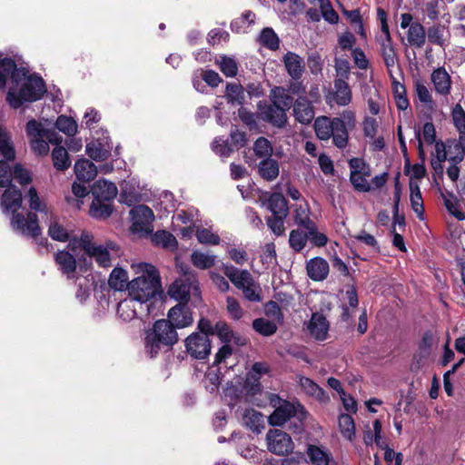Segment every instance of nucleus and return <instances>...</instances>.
Returning a JSON list of instances; mask_svg holds the SVG:
<instances>
[{
	"label": "nucleus",
	"instance_id": "obj_1",
	"mask_svg": "<svg viewBox=\"0 0 465 465\" xmlns=\"http://www.w3.org/2000/svg\"><path fill=\"white\" fill-rule=\"evenodd\" d=\"M22 193L15 185L7 186L1 197V207L5 213H12L11 226L24 235L36 239L41 234L38 217L35 213H28L25 218L17 211L22 207Z\"/></svg>",
	"mask_w": 465,
	"mask_h": 465
},
{
	"label": "nucleus",
	"instance_id": "obj_2",
	"mask_svg": "<svg viewBox=\"0 0 465 465\" xmlns=\"http://www.w3.org/2000/svg\"><path fill=\"white\" fill-rule=\"evenodd\" d=\"M132 269L138 276L128 284L129 296L142 305L161 292L160 273L155 266L147 262L133 263Z\"/></svg>",
	"mask_w": 465,
	"mask_h": 465
},
{
	"label": "nucleus",
	"instance_id": "obj_3",
	"mask_svg": "<svg viewBox=\"0 0 465 465\" xmlns=\"http://www.w3.org/2000/svg\"><path fill=\"white\" fill-rule=\"evenodd\" d=\"M47 88L45 80L38 73L25 74L17 87H10L6 94L8 104L18 109L25 104L39 101L46 94Z\"/></svg>",
	"mask_w": 465,
	"mask_h": 465
},
{
	"label": "nucleus",
	"instance_id": "obj_4",
	"mask_svg": "<svg viewBox=\"0 0 465 465\" xmlns=\"http://www.w3.org/2000/svg\"><path fill=\"white\" fill-rule=\"evenodd\" d=\"M178 341V334L172 324L164 319L156 321L152 329L146 331L144 346L151 358L160 351H168Z\"/></svg>",
	"mask_w": 465,
	"mask_h": 465
},
{
	"label": "nucleus",
	"instance_id": "obj_5",
	"mask_svg": "<svg viewBox=\"0 0 465 465\" xmlns=\"http://www.w3.org/2000/svg\"><path fill=\"white\" fill-rule=\"evenodd\" d=\"M223 272L232 283L241 290L245 300L251 302H260L262 300V291L247 270H240L232 265L224 264Z\"/></svg>",
	"mask_w": 465,
	"mask_h": 465
},
{
	"label": "nucleus",
	"instance_id": "obj_6",
	"mask_svg": "<svg viewBox=\"0 0 465 465\" xmlns=\"http://www.w3.org/2000/svg\"><path fill=\"white\" fill-rule=\"evenodd\" d=\"M26 134L32 151L38 156L49 153V143L60 144L62 137L51 130L45 129L41 123L32 118L26 124Z\"/></svg>",
	"mask_w": 465,
	"mask_h": 465
},
{
	"label": "nucleus",
	"instance_id": "obj_7",
	"mask_svg": "<svg viewBox=\"0 0 465 465\" xmlns=\"http://www.w3.org/2000/svg\"><path fill=\"white\" fill-rule=\"evenodd\" d=\"M271 404L274 407L273 412L269 416L268 421L272 426H282L292 417L303 420L307 417L305 408L298 401H289L273 394Z\"/></svg>",
	"mask_w": 465,
	"mask_h": 465
},
{
	"label": "nucleus",
	"instance_id": "obj_8",
	"mask_svg": "<svg viewBox=\"0 0 465 465\" xmlns=\"http://www.w3.org/2000/svg\"><path fill=\"white\" fill-rule=\"evenodd\" d=\"M270 101L258 103L259 114L257 116H287L286 113L292 108L293 98L282 86H274L270 92Z\"/></svg>",
	"mask_w": 465,
	"mask_h": 465
},
{
	"label": "nucleus",
	"instance_id": "obj_9",
	"mask_svg": "<svg viewBox=\"0 0 465 465\" xmlns=\"http://www.w3.org/2000/svg\"><path fill=\"white\" fill-rule=\"evenodd\" d=\"M314 129L319 139L325 141L332 137L337 147H346L348 133L342 118H315Z\"/></svg>",
	"mask_w": 465,
	"mask_h": 465
},
{
	"label": "nucleus",
	"instance_id": "obj_10",
	"mask_svg": "<svg viewBox=\"0 0 465 465\" xmlns=\"http://www.w3.org/2000/svg\"><path fill=\"white\" fill-rule=\"evenodd\" d=\"M27 73V64H18L13 58L4 57L0 54V90L5 89L8 80L12 84L11 87H17Z\"/></svg>",
	"mask_w": 465,
	"mask_h": 465
},
{
	"label": "nucleus",
	"instance_id": "obj_11",
	"mask_svg": "<svg viewBox=\"0 0 465 465\" xmlns=\"http://www.w3.org/2000/svg\"><path fill=\"white\" fill-rule=\"evenodd\" d=\"M185 351L194 360H205L211 354L212 341L207 335L193 332L184 340Z\"/></svg>",
	"mask_w": 465,
	"mask_h": 465
},
{
	"label": "nucleus",
	"instance_id": "obj_12",
	"mask_svg": "<svg viewBox=\"0 0 465 465\" xmlns=\"http://www.w3.org/2000/svg\"><path fill=\"white\" fill-rule=\"evenodd\" d=\"M267 448L270 452L284 456L292 452L294 444L291 436L283 430L272 429L266 434Z\"/></svg>",
	"mask_w": 465,
	"mask_h": 465
},
{
	"label": "nucleus",
	"instance_id": "obj_13",
	"mask_svg": "<svg viewBox=\"0 0 465 465\" xmlns=\"http://www.w3.org/2000/svg\"><path fill=\"white\" fill-rule=\"evenodd\" d=\"M132 218V230L135 232L150 234L153 231V222L154 214L151 208L146 205H137L130 211Z\"/></svg>",
	"mask_w": 465,
	"mask_h": 465
},
{
	"label": "nucleus",
	"instance_id": "obj_14",
	"mask_svg": "<svg viewBox=\"0 0 465 465\" xmlns=\"http://www.w3.org/2000/svg\"><path fill=\"white\" fill-rule=\"evenodd\" d=\"M194 282V273H191L188 270L184 271V278H179L170 285L167 292L168 295L175 301H178L179 303L187 304Z\"/></svg>",
	"mask_w": 465,
	"mask_h": 465
},
{
	"label": "nucleus",
	"instance_id": "obj_15",
	"mask_svg": "<svg viewBox=\"0 0 465 465\" xmlns=\"http://www.w3.org/2000/svg\"><path fill=\"white\" fill-rule=\"evenodd\" d=\"M169 324H172L174 329L186 328L193 324V319L192 312L187 304L178 303L172 307L167 314Z\"/></svg>",
	"mask_w": 465,
	"mask_h": 465
},
{
	"label": "nucleus",
	"instance_id": "obj_16",
	"mask_svg": "<svg viewBox=\"0 0 465 465\" xmlns=\"http://www.w3.org/2000/svg\"><path fill=\"white\" fill-rule=\"evenodd\" d=\"M308 277L314 282H322L327 279L330 272L328 262L320 256L310 259L306 262Z\"/></svg>",
	"mask_w": 465,
	"mask_h": 465
},
{
	"label": "nucleus",
	"instance_id": "obj_17",
	"mask_svg": "<svg viewBox=\"0 0 465 465\" xmlns=\"http://www.w3.org/2000/svg\"><path fill=\"white\" fill-rule=\"evenodd\" d=\"M262 204L272 213V215H289L288 201L281 193H268V196L262 200Z\"/></svg>",
	"mask_w": 465,
	"mask_h": 465
},
{
	"label": "nucleus",
	"instance_id": "obj_18",
	"mask_svg": "<svg viewBox=\"0 0 465 465\" xmlns=\"http://www.w3.org/2000/svg\"><path fill=\"white\" fill-rule=\"evenodd\" d=\"M307 329L317 341H324L328 336L329 322L323 314L314 312L307 324Z\"/></svg>",
	"mask_w": 465,
	"mask_h": 465
},
{
	"label": "nucleus",
	"instance_id": "obj_19",
	"mask_svg": "<svg viewBox=\"0 0 465 465\" xmlns=\"http://www.w3.org/2000/svg\"><path fill=\"white\" fill-rule=\"evenodd\" d=\"M118 193L116 185L107 180H97L92 187V194L94 199L112 202L114 200Z\"/></svg>",
	"mask_w": 465,
	"mask_h": 465
},
{
	"label": "nucleus",
	"instance_id": "obj_20",
	"mask_svg": "<svg viewBox=\"0 0 465 465\" xmlns=\"http://www.w3.org/2000/svg\"><path fill=\"white\" fill-rule=\"evenodd\" d=\"M112 147L107 141L96 139L88 143L85 146L86 154L96 162H103L111 155Z\"/></svg>",
	"mask_w": 465,
	"mask_h": 465
},
{
	"label": "nucleus",
	"instance_id": "obj_21",
	"mask_svg": "<svg viewBox=\"0 0 465 465\" xmlns=\"http://www.w3.org/2000/svg\"><path fill=\"white\" fill-rule=\"evenodd\" d=\"M352 94L349 84L339 78L334 81V91L331 94L330 103L334 102L340 106L348 105L351 102Z\"/></svg>",
	"mask_w": 465,
	"mask_h": 465
},
{
	"label": "nucleus",
	"instance_id": "obj_22",
	"mask_svg": "<svg viewBox=\"0 0 465 465\" xmlns=\"http://www.w3.org/2000/svg\"><path fill=\"white\" fill-rule=\"evenodd\" d=\"M282 62L288 74L293 80H299L304 72V63L302 58L293 52H287L283 57Z\"/></svg>",
	"mask_w": 465,
	"mask_h": 465
},
{
	"label": "nucleus",
	"instance_id": "obj_23",
	"mask_svg": "<svg viewBox=\"0 0 465 465\" xmlns=\"http://www.w3.org/2000/svg\"><path fill=\"white\" fill-rule=\"evenodd\" d=\"M54 261L61 272L65 274L68 279L74 277L76 260L73 254L67 251H59L54 254Z\"/></svg>",
	"mask_w": 465,
	"mask_h": 465
},
{
	"label": "nucleus",
	"instance_id": "obj_24",
	"mask_svg": "<svg viewBox=\"0 0 465 465\" xmlns=\"http://www.w3.org/2000/svg\"><path fill=\"white\" fill-rule=\"evenodd\" d=\"M431 82L434 84L435 91L442 95L450 94L451 88V78L444 67H439L433 70L431 74Z\"/></svg>",
	"mask_w": 465,
	"mask_h": 465
},
{
	"label": "nucleus",
	"instance_id": "obj_25",
	"mask_svg": "<svg viewBox=\"0 0 465 465\" xmlns=\"http://www.w3.org/2000/svg\"><path fill=\"white\" fill-rule=\"evenodd\" d=\"M74 170L76 178L82 182H90L97 174V167L85 158L78 159L74 163Z\"/></svg>",
	"mask_w": 465,
	"mask_h": 465
},
{
	"label": "nucleus",
	"instance_id": "obj_26",
	"mask_svg": "<svg viewBox=\"0 0 465 465\" xmlns=\"http://www.w3.org/2000/svg\"><path fill=\"white\" fill-rule=\"evenodd\" d=\"M116 245L110 242L106 245H96L88 256L94 259L98 266L107 268L112 266L110 250H114Z\"/></svg>",
	"mask_w": 465,
	"mask_h": 465
},
{
	"label": "nucleus",
	"instance_id": "obj_27",
	"mask_svg": "<svg viewBox=\"0 0 465 465\" xmlns=\"http://www.w3.org/2000/svg\"><path fill=\"white\" fill-rule=\"evenodd\" d=\"M256 15L252 10H245L241 16L232 20L230 28L234 34H246L250 26L255 24Z\"/></svg>",
	"mask_w": 465,
	"mask_h": 465
},
{
	"label": "nucleus",
	"instance_id": "obj_28",
	"mask_svg": "<svg viewBox=\"0 0 465 465\" xmlns=\"http://www.w3.org/2000/svg\"><path fill=\"white\" fill-rule=\"evenodd\" d=\"M380 54L384 61L389 74L391 75V67L395 65L398 61L395 47L392 43V38L389 41L387 39H380Z\"/></svg>",
	"mask_w": 465,
	"mask_h": 465
},
{
	"label": "nucleus",
	"instance_id": "obj_29",
	"mask_svg": "<svg viewBox=\"0 0 465 465\" xmlns=\"http://www.w3.org/2000/svg\"><path fill=\"white\" fill-rule=\"evenodd\" d=\"M257 167L259 175L265 181L272 182L279 175V163L272 157L262 159Z\"/></svg>",
	"mask_w": 465,
	"mask_h": 465
},
{
	"label": "nucleus",
	"instance_id": "obj_30",
	"mask_svg": "<svg viewBox=\"0 0 465 465\" xmlns=\"http://www.w3.org/2000/svg\"><path fill=\"white\" fill-rule=\"evenodd\" d=\"M410 200L413 212L420 220L424 219V206L420 186L417 182L410 179Z\"/></svg>",
	"mask_w": 465,
	"mask_h": 465
},
{
	"label": "nucleus",
	"instance_id": "obj_31",
	"mask_svg": "<svg viewBox=\"0 0 465 465\" xmlns=\"http://www.w3.org/2000/svg\"><path fill=\"white\" fill-rule=\"evenodd\" d=\"M257 42L270 51H277L280 48V38L272 27L262 29L257 37Z\"/></svg>",
	"mask_w": 465,
	"mask_h": 465
},
{
	"label": "nucleus",
	"instance_id": "obj_32",
	"mask_svg": "<svg viewBox=\"0 0 465 465\" xmlns=\"http://www.w3.org/2000/svg\"><path fill=\"white\" fill-rule=\"evenodd\" d=\"M54 167L60 172L66 171L71 166V159L66 149L59 144L52 151Z\"/></svg>",
	"mask_w": 465,
	"mask_h": 465
},
{
	"label": "nucleus",
	"instance_id": "obj_33",
	"mask_svg": "<svg viewBox=\"0 0 465 465\" xmlns=\"http://www.w3.org/2000/svg\"><path fill=\"white\" fill-rule=\"evenodd\" d=\"M128 273L120 267H114L108 279L109 286L115 291L128 290Z\"/></svg>",
	"mask_w": 465,
	"mask_h": 465
},
{
	"label": "nucleus",
	"instance_id": "obj_34",
	"mask_svg": "<svg viewBox=\"0 0 465 465\" xmlns=\"http://www.w3.org/2000/svg\"><path fill=\"white\" fill-rule=\"evenodd\" d=\"M306 454L314 465H329L331 453L323 447L309 444Z\"/></svg>",
	"mask_w": 465,
	"mask_h": 465
},
{
	"label": "nucleus",
	"instance_id": "obj_35",
	"mask_svg": "<svg viewBox=\"0 0 465 465\" xmlns=\"http://www.w3.org/2000/svg\"><path fill=\"white\" fill-rule=\"evenodd\" d=\"M113 211L114 207L112 202L93 199L89 213L93 218L104 220L112 214Z\"/></svg>",
	"mask_w": 465,
	"mask_h": 465
},
{
	"label": "nucleus",
	"instance_id": "obj_36",
	"mask_svg": "<svg viewBox=\"0 0 465 465\" xmlns=\"http://www.w3.org/2000/svg\"><path fill=\"white\" fill-rule=\"evenodd\" d=\"M407 38L411 46L418 48L422 47L426 42V31L424 26L419 22L412 23L408 30Z\"/></svg>",
	"mask_w": 465,
	"mask_h": 465
},
{
	"label": "nucleus",
	"instance_id": "obj_37",
	"mask_svg": "<svg viewBox=\"0 0 465 465\" xmlns=\"http://www.w3.org/2000/svg\"><path fill=\"white\" fill-rule=\"evenodd\" d=\"M94 236L87 231H83L80 238L72 237L69 242L68 246L74 250L77 247H80L84 252L88 255L92 251H94V247L97 245L93 242Z\"/></svg>",
	"mask_w": 465,
	"mask_h": 465
},
{
	"label": "nucleus",
	"instance_id": "obj_38",
	"mask_svg": "<svg viewBox=\"0 0 465 465\" xmlns=\"http://www.w3.org/2000/svg\"><path fill=\"white\" fill-rule=\"evenodd\" d=\"M243 421L244 425L253 432L259 433L264 427L263 415L253 409L245 410L243 414Z\"/></svg>",
	"mask_w": 465,
	"mask_h": 465
},
{
	"label": "nucleus",
	"instance_id": "obj_39",
	"mask_svg": "<svg viewBox=\"0 0 465 465\" xmlns=\"http://www.w3.org/2000/svg\"><path fill=\"white\" fill-rule=\"evenodd\" d=\"M225 96L229 103L242 106L245 101L244 88L240 84L227 83Z\"/></svg>",
	"mask_w": 465,
	"mask_h": 465
},
{
	"label": "nucleus",
	"instance_id": "obj_40",
	"mask_svg": "<svg viewBox=\"0 0 465 465\" xmlns=\"http://www.w3.org/2000/svg\"><path fill=\"white\" fill-rule=\"evenodd\" d=\"M136 302H138L132 297L121 301L117 306V314L119 317L125 322L134 319L137 316V310L135 308Z\"/></svg>",
	"mask_w": 465,
	"mask_h": 465
},
{
	"label": "nucleus",
	"instance_id": "obj_41",
	"mask_svg": "<svg viewBox=\"0 0 465 465\" xmlns=\"http://www.w3.org/2000/svg\"><path fill=\"white\" fill-rule=\"evenodd\" d=\"M307 235V231L301 227L292 230L289 235L290 247L297 252H302L308 242Z\"/></svg>",
	"mask_w": 465,
	"mask_h": 465
},
{
	"label": "nucleus",
	"instance_id": "obj_42",
	"mask_svg": "<svg viewBox=\"0 0 465 465\" xmlns=\"http://www.w3.org/2000/svg\"><path fill=\"white\" fill-rule=\"evenodd\" d=\"M386 106V100L382 97L377 90L370 92L367 98V109L372 115L384 114Z\"/></svg>",
	"mask_w": 465,
	"mask_h": 465
},
{
	"label": "nucleus",
	"instance_id": "obj_43",
	"mask_svg": "<svg viewBox=\"0 0 465 465\" xmlns=\"http://www.w3.org/2000/svg\"><path fill=\"white\" fill-rule=\"evenodd\" d=\"M216 256L201 251H193L191 254V262L198 269L207 270L215 263Z\"/></svg>",
	"mask_w": 465,
	"mask_h": 465
},
{
	"label": "nucleus",
	"instance_id": "obj_44",
	"mask_svg": "<svg viewBox=\"0 0 465 465\" xmlns=\"http://www.w3.org/2000/svg\"><path fill=\"white\" fill-rule=\"evenodd\" d=\"M292 107H293V116H314L312 101L307 96H299Z\"/></svg>",
	"mask_w": 465,
	"mask_h": 465
},
{
	"label": "nucleus",
	"instance_id": "obj_45",
	"mask_svg": "<svg viewBox=\"0 0 465 465\" xmlns=\"http://www.w3.org/2000/svg\"><path fill=\"white\" fill-rule=\"evenodd\" d=\"M338 422L341 435L351 441L355 437V424L352 417L342 413L339 416Z\"/></svg>",
	"mask_w": 465,
	"mask_h": 465
},
{
	"label": "nucleus",
	"instance_id": "obj_46",
	"mask_svg": "<svg viewBox=\"0 0 465 465\" xmlns=\"http://www.w3.org/2000/svg\"><path fill=\"white\" fill-rule=\"evenodd\" d=\"M308 233V241L316 247H323L328 242V237L325 233L318 231L317 224L312 222L309 223L308 226L304 228Z\"/></svg>",
	"mask_w": 465,
	"mask_h": 465
},
{
	"label": "nucleus",
	"instance_id": "obj_47",
	"mask_svg": "<svg viewBox=\"0 0 465 465\" xmlns=\"http://www.w3.org/2000/svg\"><path fill=\"white\" fill-rule=\"evenodd\" d=\"M299 383L302 390L310 396L316 398L319 401H322L325 397L324 391L316 384L312 380L307 377H301Z\"/></svg>",
	"mask_w": 465,
	"mask_h": 465
},
{
	"label": "nucleus",
	"instance_id": "obj_48",
	"mask_svg": "<svg viewBox=\"0 0 465 465\" xmlns=\"http://www.w3.org/2000/svg\"><path fill=\"white\" fill-rule=\"evenodd\" d=\"M253 330L262 336H271L277 331V325L267 319L258 318L252 322Z\"/></svg>",
	"mask_w": 465,
	"mask_h": 465
},
{
	"label": "nucleus",
	"instance_id": "obj_49",
	"mask_svg": "<svg viewBox=\"0 0 465 465\" xmlns=\"http://www.w3.org/2000/svg\"><path fill=\"white\" fill-rule=\"evenodd\" d=\"M0 153L7 161H13L15 158L11 137L5 131H0Z\"/></svg>",
	"mask_w": 465,
	"mask_h": 465
},
{
	"label": "nucleus",
	"instance_id": "obj_50",
	"mask_svg": "<svg viewBox=\"0 0 465 465\" xmlns=\"http://www.w3.org/2000/svg\"><path fill=\"white\" fill-rule=\"evenodd\" d=\"M253 152L257 157L267 159L272 157L273 149L268 139L259 137L253 143Z\"/></svg>",
	"mask_w": 465,
	"mask_h": 465
},
{
	"label": "nucleus",
	"instance_id": "obj_51",
	"mask_svg": "<svg viewBox=\"0 0 465 465\" xmlns=\"http://www.w3.org/2000/svg\"><path fill=\"white\" fill-rule=\"evenodd\" d=\"M48 234L53 240L62 242H70L72 239L69 231L57 222L51 223L48 228Z\"/></svg>",
	"mask_w": 465,
	"mask_h": 465
},
{
	"label": "nucleus",
	"instance_id": "obj_52",
	"mask_svg": "<svg viewBox=\"0 0 465 465\" xmlns=\"http://www.w3.org/2000/svg\"><path fill=\"white\" fill-rule=\"evenodd\" d=\"M288 216L271 215L266 218V224L272 232L276 236H282L285 233L284 223Z\"/></svg>",
	"mask_w": 465,
	"mask_h": 465
},
{
	"label": "nucleus",
	"instance_id": "obj_53",
	"mask_svg": "<svg viewBox=\"0 0 465 465\" xmlns=\"http://www.w3.org/2000/svg\"><path fill=\"white\" fill-rule=\"evenodd\" d=\"M153 242L164 248L174 247L177 244L175 237L166 231L156 232L153 236Z\"/></svg>",
	"mask_w": 465,
	"mask_h": 465
},
{
	"label": "nucleus",
	"instance_id": "obj_54",
	"mask_svg": "<svg viewBox=\"0 0 465 465\" xmlns=\"http://www.w3.org/2000/svg\"><path fill=\"white\" fill-rule=\"evenodd\" d=\"M229 143L233 147V151L244 147L247 144L246 134L240 131L236 126L232 127L230 132Z\"/></svg>",
	"mask_w": 465,
	"mask_h": 465
},
{
	"label": "nucleus",
	"instance_id": "obj_55",
	"mask_svg": "<svg viewBox=\"0 0 465 465\" xmlns=\"http://www.w3.org/2000/svg\"><path fill=\"white\" fill-rule=\"evenodd\" d=\"M195 236L198 242L203 244L218 245L221 242L218 234L206 228L197 229Z\"/></svg>",
	"mask_w": 465,
	"mask_h": 465
},
{
	"label": "nucleus",
	"instance_id": "obj_56",
	"mask_svg": "<svg viewBox=\"0 0 465 465\" xmlns=\"http://www.w3.org/2000/svg\"><path fill=\"white\" fill-rule=\"evenodd\" d=\"M444 27L440 25H432L428 28L427 35L428 40L432 45H440L445 48V40L443 38Z\"/></svg>",
	"mask_w": 465,
	"mask_h": 465
},
{
	"label": "nucleus",
	"instance_id": "obj_57",
	"mask_svg": "<svg viewBox=\"0 0 465 465\" xmlns=\"http://www.w3.org/2000/svg\"><path fill=\"white\" fill-rule=\"evenodd\" d=\"M55 127L67 135H74L77 132L74 118H56Z\"/></svg>",
	"mask_w": 465,
	"mask_h": 465
},
{
	"label": "nucleus",
	"instance_id": "obj_58",
	"mask_svg": "<svg viewBox=\"0 0 465 465\" xmlns=\"http://www.w3.org/2000/svg\"><path fill=\"white\" fill-rule=\"evenodd\" d=\"M322 15L325 21L331 25H335L339 22V15L332 8L330 0H320Z\"/></svg>",
	"mask_w": 465,
	"mask_h": 465
},
{
	"label": "nucleus",
	"instance_id": "obj_59",
	"mask_svg": "<svg viewBox=\"0 0 465 465\" xmlns=\"http://www.w3.org/2000/svg\"><path fill=\"white\" fill-rule=\"evenodd\" d=\"M214 334L224 343L231 342L234 337V332L225 322H217L214 325Z\"/></svg>",
	"mask_w": 465,
	"mask_h": 465
},
{
	"label": "nucleus",
	"instance_id": "obj_60",
	"mask_svg": "<svg viewBox=\"0 0 465 465\" xmlns=\"http://www.w3.org/2000/svg\"><path fill=\"white\" fill-rule=\"evenodd\" d=\"M212 150L222 157H228L234 152L228 140L224 141L219 137L212 143Z\"/></svg>",
	"mask_w": 465,
	"mask_h": 465
},
{
	"label": "nucleus",
	"instance_id": "obj_61",
	"mask_svg": "<svg viewBox=\"0 0 465 465\" xmlns=\"http://www.w3.org/2000/svg\"><path fill=\"white\" fill-rule=\"evenodd\" d=\"M293 220L298 227L304 229L308 226L309 223L313 221L309 217V209L302 205L296 206L294 209Z\"/></svg>",
	"mask_w": 465,
	"mask_h": 465
},
{
	"label": "nucleus",
	"instance_id": "obj_62",
	"mask_svg": "<svg viewBox=\"0 0 465 465\" xmlns=\"http://www.w3.org/2000/svg\"><path fill=\"white\" fill-rule=\"evenodd\" d=\"M351 169L350 174L361 173L363 175H371L370 165L361 158L354 157L349 161Z\"/></svg>",
	"mask_w": 465,
	"mask_h": 465
},
{
	"label": "nucleus",
	"instance_id": "obj_63",
	"mask_svg": "<svg viewBox=\"0 0 465 465\" xmlns=\"http://www.w3.org/2000/svg\"><path fill=\"white\" fill-rule=\"evenodd\" d=\"M220 69L227 77H234L238 73V65L233 58L222 56Z\"/></svg>",
	"mask_w": 465,
	"mask_h": 465
},
{
	"label": "nucleus",
	"instance_id": "obj_64",
	"mask_svg": "<svg viewBox=\"0 0 465 465\" xmlns=\"http://www.w3.org/2000/svg\"><path fill=\"white\" fill-rule=\"evenodd\" d=\"M366 177H368V175H363L361 173L350 174V181L356 191L368 193L371 190V186L368 183Z\"/></svg>",
	"mask_w": 465,
	"mask_h": 465
}]
</instances>
